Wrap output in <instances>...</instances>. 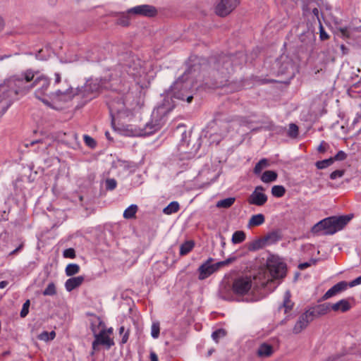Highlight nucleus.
Segmentation results:
<instances>
[{
	"mask_svg": "<svg viewBox=\"0 0 361 361\" xmlns=\"http://www.w3.org/2000/svg\"><path fill=\"white\" fill-rule=\"evenodd\" d=\"M112 90L106 96L111 123L114 125L116 120L128 117L131 114L130 109L127 106L126 101L127 96Z\"/></svg>",
	"mask_w": 361,
	"mask_h": 361,
	"instance_id": "nucleus-4",
	"label": "nucleus"
},
{
	"mask_svg": "<svg viewBox=\"0 0 361 361\" xmlns=\"http://www.w3.org/2000/svg\"><path fill=\"white\" fill-rule=\"evenodd\" d=\"M348 286V283L345 281L337 283L325 293V294L322 296V300H326L329 299L330 298L346 290Z\"/></svg>",
	"mask_w": 361,
	"mask_h": 361,
	"instance_id": "nucleus-17",
	"label": "nucleus"
},
{
	"mask_svg": "<svg viewBox=\"0 0 361 361\" xmlns=\"http://www.w3.org/2000/svg\"><path fill=\"white\" fill-rule=\"evenodd\" d=\"M117 23L122 26H128L129 25V19L127 16H123L118 19Z\"/></svg>",
	"mask_w": 361,
	"mask_h": 361,
	"instance_id": "nucleus-55",
	"label": "nucleus"
},
{
	"mask_svg": "<svg viewBox=\"0 0 361 361\" xmlns=\"http://www.w3.org/2000/svg\"><path fill=\"white\" fill-rule=\"evenodd\" d=\"M246 235L243 231H237L233 233L231 241L233 244H238L245 240Z\"/></svg>",
	"mask_w": 361,
	"mask_h": 361,
	"instance_id": "nucleus-34",
	"label": "nucleus"
},
{
	"mask_svg": "<svg viewBox=\"0 0 361 361\" xmlns=\"http://www.w3.org/2000/svg\"><path fill=\"white\" fill-rule=\"evenodd\" d=\"M149 357H150L151 361H159V360H158L157 355V354H156V353H155V352H154V351H151V352H150V356H149Z\"/></svg>",
	"mask_w": 361,
	"mask_h": 361,
	"instance_id": "nucleus-64",
	"label": "nucleus"
},
{
	"mask_svg": "<svg viewBox=\"0 0 361 361\" xmlns=\"http://www.w3.org/2000/svg\"><path fill=\"white\" fill-rule=\"evenodd\" d=\"M322 0H301L303 14H310L311 8L314 6H320Z\"/></svg>",
	"mask_w": 361,
	"mask_h": 361,
	"instance_id": "nucleus-24",
	"label": "nucleus"
},
{
	"mask_svg": "<svg viewBox=\"0 0 361 361\" xmlns=\"http://www.w3.org/2000/svg\"><path fill=\"white\" fill-rule=\"evenodd\" d=\"M278 175L276 172L274 171H266L262 173L261 180L264 183H269L275 181Z\"/></svg>",
	"mask_w": 361,
	"mask_h": 361,
	"instance_id": "nucleus-30",
	"label": "nucleus"
},
{
	"mask_svg": "<svg viewBox=\"0 0 361 361\" xmlns=\"http://www.w3.org/2000/svg\"><path fill=\"white\" fill-rule=\"evenodd\" d=\"M319 6H314L311 8L310 13H312L313 15V19H316L319 21L320 23V19H319Z\"/></svg>",
	"mask_w": 361,
	"mask_h": 361,
	"instance_id": "nucleus-56",
	"label": "nucleus"
},
{
	"mask_svg": "<svg viewBox=\"0 0 361 361\" xmlns=\"http://www.w3.org/2000/svg\"><path fill=\"white\" fill-rule=\"evenodd\" d=\"M226 335V331L225 329H219L212 333V337L213 340L217 343L220 338H223Z\"/></svg>",
	"mask_w": 361,
	"mask_h": 361,
	"instance_id": "nucleus-44",
	"label": "nucleus"
},
{
	"mask_svg": "<svg viewBox=\"0 0 361 361\" xmlns=\"http://www.w3.org/2000/svg\"><path fill=\"white\" fill-rule=\"evenodd\" d=\"M84 141L85 144L91 148H94L96 146L95 140L87 135H84Z\"/></svg>",
	"mask_w": 361,
	"mask_h": 361,
	"instance_id": "nucleus-51",
	"label": "nucleus"
},
{
	"mask_svg": "<svg viewBox=\"0 0 361 361\" xmlns=\"http://www.w3.org/2000/svg\"><path fill=\"white\" fill-rule=\"evenodd\" d=\"M265 221L264 215L262 214H255L251 216L249 220V226H259L263 224Z\"/></svg>",
	"mask_w": 361,
	"mask_h": 361,
	"instance_id": "nucleus-29",
	"label": "nucleus"
},
{
	"mask_svg": "<svg viewBox=\"0 0 361 361\" xmlns=\"http://www.w3.org/2000/svg\"><path fill=\"white\" fill-rule=\"evenodd\" d=\"M44 295L53 296L56 294V286L54 283H50L43 291Z\"/></svg>",
	"mask_w": 361,
	"mask_h": 361,
	"instance_id": "nucleus-42",
	"label": "nucleus"
},
{
	"mask_svg": "<svg viewBox=\"0 0 361 361\" xmlns=\"http://www.w3.org/2000/svg\"><path fill=\"white\" fill-rule=\"evenodd\" d=\"M117 182L114 178H107L105 180V187L107 190H113L116 188Z\"/></svg>",
	"mask_w": 361,
	"mask_h": 361,
	"instance_id": "nucleus-46",
	"label": "nucleus"
},
{
	"mask_svg": "<svg viewBox=\"0 0 361 361\" xmlns=\"http://www.w3.org/2000/svg\"><path fill=\"white\" fill-rule=\"evenodd\" d=\"M288 137L291 138H296L298 136V127L295 123H290L287 132Z\"/></svg>",
	"mask_w": 361,
	"mask_h": 361,
	"instance_id": "nucleus-41",
	"label": "nucleus"
},
{
	"mask_svg": "<svg viewBox=\"0 0 361 361\" xmlns=\"http://www.w3.org/2000/svg\"><path fill=\"white\" fill-rule=\"evenodd\" d=\"M213 261L214 259L209 257L207 261H205L202 265L200 266L197 270L199 272L198 279L200 280H204L207 279L219 269V267H216V263L212 264Z\"/></svg>",
	"mask_w": 361,
	"mask_h": 361,
	"instance_id": "nucleus-15",
	"label": "nucleus"
},
{
	"mask_svg": "<svg viewBox=\"0 0 361 361\" xmlns=\"http://www.w3.org/2000/svg\"><path fill=\"white\" fill-rule=\"evenodd\" d=\"M80 266L77 264H69L67 265L65 269L66 276H71L80 271Z\"/></svg>",
	"mask_w": 361,
	"mask_h": 361,
	"instance_id": "nucleus-36",
	"label": "nucleus"
},
{
	"mask_svg": "<svg viewBox=\"0 0 361 361\" xmlns=\"http://www.w3.org/2000/svg\"><path fill=\"white\" fill-rule=\"evenodd\" d=\"M193 247L194 243L192 241L185 242L180 247V255L181 256L187 255L192 250Z\"/></svg>",
	"mask_w": 361,
	"mask_h": 361,
	"instance_id": "nucleus-35",
	"label": "nucleus"
},
{
	"mask_svg": "<svg viewBox=\"0 0 361 361\" xmlns=\"http://www.w3.org/2000/svg\"><path fill=\"white\" fill-rule=\"evenodd\" d=\"M49 86L50 80L49 78L43 75H35L32 82V89L35 88V95L36 98L41 100L46 105L52 106L51 103L66 102L71 99L72 87L49 91Z\"/></svg>",
	"mask_w": 361,
	"mask_h": 361,
	"instance_id": "nucleus-3",
	"label": "nucleus"
},
{
	"mask_svg": "<svg viewBox=\"0 0 361 361\" xmlns=\"http://www.w3.org/2000/svg\"><path fill=\"white\" fill-rule=\"evenodd\" d=\"M238 4V0H221L215 7V12L219 16L225 17L230 14Z\"/></svg>",
	"mask_w": 361,
	"mask_h": 361,
	"instance_id": "nucleus-13",
	"label": "nucleus"
},
{
	"mask_svg": "<svg viewBox=\"0 0 361 361\" xmlns=\"http://www.w3.org/2000/svg\"><path fill=\"white\" fill-rule=\"evenodd\" d=\"M235 259H236L235 257H229V258L226 259V260L216 262V267H218L219 269H220L222 267L228 265L229 264L232 263L233 262H234L235 260Z\"/></svg>",
	"mask_w": 361,
	"mask_h": 361,
	"instance_id": "nucleus-50",
	"label": "nucleus"
},
{
	"mask_svg": "<svg viewBox=\"0 0 361 361\" xmlns=\"http://www.w3.org/2000/svg\"><path fill=\"white\" fill-rule=\"evenodd\" d=\"M158 11L156 7L149 4H142L128 10V14L152 18L157 16Z\"/></svg>",
	"mask_w": 361,
	"mask_h": 361,
	"instance_id": "nucleus-12",
	"label": "nucleus"
},
{
	"mask_svg": "<svg viewBox=\"0 0 361 361\" xmlns=\"http://www.w3.org/2000/svg\"><path fill=\"white\" fill-rule=\"evenodd\" d=\"M263 239L266 245H272L279 241L281 239V235L279 231H274L266 235Z\"/></svg>",
	"mask_w": 361,
	"mask_h": 361,
	"instance_id": "nucleus-28",
	"label": "nucleus"
},
{
	"mask_svg": "<svg viewBox=\"0 0 361 361\" xmlns=\"http://www.w3.org/2000/svg\"><path fill=\"white\" fill-rule=\"evenodd\" d=\"M129 338V330H126L122 336L121 344L127 343Z\"/></svg>",
	"mask_w": 361,
	"mask_h": 361,
	"instance_id": "nucleus-59",
	"label": "nucleus"
},
{
	"mask_svg": "<svg viewBox=\"0 0 361 361\" xmlns=\"http://www.w3.org/2000/svg\"><path fill=\"white\" fill-rule=\"evenodd\" d=\"M270 272L274 277H283L286 275V267L283 263L269 264Z\"/></svg>",
	"mask_w": 361,
	"mask_h": 361,
	"instance_id": "nucleus-21",
	"label": "nucleus"
},
{
	"mask_svg": "<svg viewBox=\"0 0 361 361\" xmlns=\"http://www.w3.org/2000/svg\"><path fill=\"white\" fill-rule=\"evenodd\" d=\"M215 68L222 79L221 82H223V80L227 81L229 75L233 72V56H220L215 63Z\"/></svg>",
	"mask_w": 361,
	"mask_h": 361,
	"instance_id": "nucleus-9",
	"label": "nucleus"
},
{
	"mask_svg": "<svg viewBox=\"0 0 361 361\" xmlns=\"http://www.w3.org/2000/svg\"><path fill=\"white\" fill-rule=\"evenodd\" d=\"M290 292L289 290H286L284 294L283 301L279 307V311L283 308L285 313H287L293 308V302L290 300Z\"/></svg>",
	"mask_w": 361,
	"mask_h": 361,
	"instance_id": "nucleus-26",
	"label": "nucleus"
},
{
	"mask_svg": "<svg viewBox=\"0 0 361 361\" xmlns=\"http://www.w3.org/2000/svg\"><path fill=\"white\" fill-rule=\"evenodd\" d=\"M319 25H320V26H319V37H320L321 40H326V39H329V36L325 32L321 23H319Z\"/></svg>",
	"mask_w": 361,
	"mask_h": 361,
	"instance_id": "nucleus-54",
	"label": "nucleus"
},
{
	"mask_svg": "<svg viewBox=\"0 0 361 361\" xmlns=\"http://www.w3.org/2000/svg\"><path fill=\"white\" fill-rule=\"evenodd\" d=\"M180 209V205L178 202L173 201L169 203L164 209L163 212L166 214H172L176 213Z\"/></svg>",
	"mask_w": 361,
	"mask_h": 361,
	"instance_id": "nucleus-31",
	"label": "nucleus"
},
{
	"mask_svg": "<svg viewBox=\"0 0 361 361\" xmlns=\"http://www.w3.org/2000/svg\"><path fill=\"white\" fill-rule=\"evenodd\" d=\"M273 353L274 350L272 345L267 343H262L257 350V355L262 357H270Z\"/></svg>",
	"mask_w": 361,
	"mask_h": 361,
	"instance_id": "nucleus-25",
	"label": "nucleus"
},
{
	"mask_svg": "<svg viewBox=\"0 0 361 361\" xmlns=\"http://www.w3.org/2000/svg\"><path fill=\"white\" fill-rule=\"evenodd\" d=\"M334 164V161L331 157L324 160L318 161L315 163V166L318 169H324Z\"/></svg>",
	"mask_w": 361,
	"mask_h": 361,
	"instance_id": "nucleus-40",
	"label": "nucleus"
},
{
	"mask_svg": "<svg viewBox=\"0 0 361 361\" xmlns=\"http://www.w3.org/2000/svg\"><path fill=\"white\" fill-rule=\"evenodd\" d=\"M344 170H336L330 174L329 177L331 180H335L337 178H341L344 175Z\"/></svg>",
	"mask_w": 361,
	"mask_h": 361,
	"instance_id": "nucleus-52",
	"label": "nucleus"
},
{
	"mask_svg": "<svg viewBox=\"0 0 361 361\" xmlns=\"http://www.w3.org/2000/svg\"><path fill=\"white\" fill-rule=\"evenodd\" d=\"M55 336H56V333L54 331H51V332L43 331L39 335V338L41 340L47 341L53 340L55 338Z\"/></svg>",
	"mask_w": 361,
	"mask_h": 361,
	"instance_id": "nucleus-45",
	"label": "nucleus"
},
{
	"mask_svg": "<svg viewBox=\"0 0 361 361\" xmlns=\"http://www.w3.org/2000/svg\"><path fill=\"white\" fill-rule=\"evenodd\" d=\"M252 287V280L249 277H238L232 283V291L238 295L247 294Z\"/></svg>",
	"mask_w": 361,
	"mask_h": 361,
	"instance_id": "nucleus-11",
	"label": "nucleus"
},
{
	"mask_svg": "<svg viewBox=\"0 0 361 361\" xmlns=\"http://www.w3.org/2000/svg\"><path fill=\"white\" fill-rule=\"evenodd\" d=\"M247 248L250 252H255L264 248L266 246L263 238H257L246 244Z\"/></svg>",
	"mask_w": 361,
	"mask_h": 361,
	"instance_id": "nucleus-27",
	"label": "nucleus"
},
{
	"mask_svg": "<svg viewBox=\"0 0 361 361\" xmlns=\"http://www.w3.org/2000/svg\"><path fill=\"white\" fill-rule=\"evenodd\" d=\"M83 276H78L68 279L65 283V288L67 291L71 292L75 288L79 287L84 281Z\"/></svg>",
	"mask_w": 361,
	"mask_h": 361,
	"instance_id": "nucleus-22",
	"label": "nucleus"
},
{
	"mask_svg": "<svg viewBox=\"0 0 361 361\" xmlns=\"http://www.w3.org/2000/svg\"><path fill=\"white\" fill-rule=\"evenodd\" d=\"M54 76H55V80H54V87H55L61 81V74L60 73H56L54 74Z\"/></svg>",
	"mask_w": 361,
	"mask_h": 361,
	"instance_id": "nucleus-60",
	"label": "nucleus"
},
{
	"mask_svg": "<svg viewBox=\"0 0 361 361\" xmlns=\"http://www.w3.org/2000/svg\"><path fill=\"white\" fill-rule=\"evenodd\" d=\"M137 211V206L136 204H131L123 212V217L129 219L135 217Z\"/></svg>",
	"mask_w": 361,
	"mask_h": 361,
	"instance_id": "nucleus-37",
	"label": "nucleus"
},
{
	"mask_svg": "<svg viewBox=\"0 0 361 361\" xmlns=\"http://www.w3.org/2000/svg\"><path fill=\"white\" fill-rule=\"evenodd\" d=\"M331 310V303L325 302L323 304L317 305L312 309L307 311L308 312L311 313V316L314 319V317H320L327 314Z\"/></svg>",
	"mask_w": 361,
	"mask_h": 361,
	"instance_id": "nucleus-20",
	"label": "nucleus"
},
{
	"mask_svg": "<svg viewBox=\"0 0 361 361\" xmlns=\"http://www.w3.org/2000/svg\"><path fill=\"white\" fill-rule=\"evenodd\" d=\"M92 330L94 334V341L92 342V348L94 350H97V347L99 345H106L107 349H109L114 345L113 339L106 334L104 329L102 330L99 334H96L94 327L93 326Z\"/></svg>",
	"mask_w": 361,
	"mask_h": 361,
	"instance_id": "nucleus-14",
	"label": "nucleus"
},
{
	"mask_svg": "<svg viewBox=\"0 0 361 361\" xmlns=\"http://www.w3.org/2000/svg\"><path fill=\"white\" fill-rule=\"evenodd\" d=\"M45 51L43 49H39L36 54L35 57L38 60H47L49 54L47 53H44Z\"/></svg>",
	"mask_w": 361,
	"mask_h": 361,
	"instance_id": "nucleus-53",
	"label": "nucleus"
},
{
	"mask_svg": "<svg viewBox=\"0 0 361 361\" xmlns=\"http://www.w3.org/2000/svg\"><path fill=\"white\" fill-rule=\"evenodd\" d=\"M123 68L128 75L136 78L145 73L142 61L135 56H131L128 61L124 64Z\"/></svg>",
	"mask_w": 361,
	"mask_h": 361,
	"instance_id": "nucleus-10",
	"label": "nucleus"
},
{
	"mask_svg": "<svg viewBox=\"0 0 361 361\" xmlns=\"http://www.w3.org/2000/svg\"><path fill=\"white\" fill-rule=\"evenodd\" d=\"M269 166V161L267 159L263 158L259 160L255 165L253 172L256 175H259L262 170Z\"/></svg>",
	"mask_w": 361,
	"mask_h": 361,
	"instance_id": "nucleus-32",
	"label": "nucleus"
},
{
	"mask_svg": "<svg viewBox=\"0 0 361 361\" xmlns=\"http://www.w3.org/2000/svg\"><path fill=\"white\" fill-rule=\"evenodd\" d=\"M35 73L28 69L20 75L11 77L0 85V116L11 105L18 95H24L32 89Z\"/></svg>",
	"mask_w": 361,
	"mask_h": 361,
	"instance_id": "nucleus-1",
	"label": "nucleus"
},
{
	"mask_svg": "<svg viewBox=\"0 0 361 361\" xmlns=\"http://www.w3.org/2000/svg\"><path fill=\"white\" fill-rule=\"evenodd\" d=\"M353 215L329 216L317 223L312 228L313 233L332 235L342 230L351 220Z\"/></svg>",
	"mask_w": 361,
	"mask_h": 361,
	"instance_id": "nucleus-5",
	"label": "nucleus"
},
{
	"mask_svg": "<svg viewBox=\"0 0 361 361\" xmlns=\"http://www.w3.org/2000/svg\"><path fill=\"white\" fill-rule=\"evenodd\" d=\"M331 158L334 162L336 161H343L347 158V154L345 152L340 150L334 157H331Z\"/></svg>",
	"mask_w": 361,
	"mask_h": 361,
	"instance_id": "nucleus-48",
	"label": "nucleus"
},
{
	"mask_svg": "<svg viewBox=\"0 0 361 361\" xmlns=\"http://www.w3.org/2000/svg\"><path fill=\"white\" fill-rule=\"evenodd\" d=\"M286 193V189L283 185H274L271 188V194L276 197H281Z\"/></svg>",
	"mask_w": 361,
	"mask_h": 361,
	"instance_id": "nucleus-39",
	"label": "nucleus"
},
{
	"mask_svg": "<svg viewBox=\"0 0 361 361\" xmlns=\"http://www.w3.org/2000/svg\"><path fill=\"white\" fill-rule=\"evenodd\" d=\"M63 255L65 258L74 259L75 257V251L73 248H68L63 251Z\"/></svg>",
	"mask_w": 361,
	"mask_h": 361,
	"instance_id": "nucleus-49",
	"label": "nucleus"
},
{
	"mask_svg": "<svg viewBox=\"0 0 361 361\" xmlns=\"http://www.w3.org/2000/svg\"><path fill=\"white\" fill-rule=\"evenodd\" d=\"M340 48L343 55H346L349 53V49L345 45L341 44Z\"/></svg>",
	"mask_w": 361,
	"mask_h": 361,
	"instance_id": "nucleus-61",
	"label": "nucleus"
},
{
	"mask_svg": "<svg viewBox=\"0 0 361 361\" xmlns=\"http://www.w3.org/2000/svg\"><path fill=\"white\" fill-rule=\"evenodd\" d=\"M310 267V264L308 262L300 263L298 265V269L300 270H304Z\"/></svg>",
	"mask_w": 361,
	"mask_h": 361,
	"instance_id": "nucleus-62",
	"label": "nucleus"
},
{
	"mask_svg": "<svg viewBox=\"0 0 361 361\" xmlns=\"http://www.w3.org/2000/svg\"><path fill=\"white\" fill-rule=\"evenodd\" d=\"M350 308L351 305L346 299H342L334 304L331 303V309L334 312L341 311L342 312H346L350 310Z\"/></svg>",
	"mask_w": 361,
	"mask_h": 361,
	"instance_id": "nucleus-23",
	"label": "nucleus"
},
{
	"mask_svg": "<svg viewBox=\"0 0 361 361\" xmlns=\"http://www.w3.org/2000/svg\"><path fill=\"white\" fill-rule=\"evenodd\" d=\"M314 35L312 32H307L302 33L299 39L301 42L304 43L305 45L312 44V39H313Z\"/></svg>",
	"mask_w": 361,
	"mask_h": 361,
	"instance_id": "nucleus-38",
	"label": "nucleus"
},
{
	"mask_svg": "<svg viewBox=\"0 0 361 361\" xmlns=\"http://www.w3.org/2000/svg\"><path fill=\"white\" fill-rule=\"evenodd\" d=\"M329 147V145L325 141H322L317 147V150L319 152L324 153L327 150Z\"/></svg>",
	"mask_w": 361,
	"mask_h": 361,
	"instance_id": "nucleus-57",
	"label": "nucleus"
},
{
	"mask_svg": "<svg viewBox=\"0 0 361 361\" xmlns=\"http://www.w3.org/2000/svg\"><path fill=\"white\" fill-rule=\"evenodd\" d=\"M102 88L111 89V85L106 82V80H90L81 88L77 89L75 93H73V90L72 89L71 98L74 95H80L87 102L96 97Z\"/></svg>",
	"mask_w": 361,
	"mask_h": 361,
	"instance_id": "nucleus-6",
	"label": "nucleus"
},
{
	"mask_svg": "<svg viewBox=\"0 0 361 361\" xmlns=\"http://www.w3.org/2000/svg\"><path fill=\"white\" fill-rule=\"evenodd\" d=\"M313 320L312 317L311 316V313L306 311L305 313L302 314L297 322L295 323L293 332L295 334H298L300 333L303 329H305L310 322Z\"/></svg>",
	"mask_w": 361,
	"mask_h": 361,
	"instance_id": "nucleus-16",
	"label": "nucleus"
},
{
	"mask_svg": "<svg viewBox=\"0 0 361 361\" xmlns=\"http://www.w3.org/2000/svg\"><path fill=\"white\" fill-rule=\"evenodd\" d=\"M30 305V300H27L23 305V307H22V310L20 313V315L22 318H24L27 315V314L29 312Z\"/></svg>",
	"mask_w": 361,
	"mask_h": 361,
	"instance_id": "nucleus-47",
	"label": "nucleus"
},
{
	"mask_svg": "<svg viewBox=\"0 0 361 361\" xmlns=\"http://www.w3.org/2000/svg\"><path fill=\"white\" fill-rule=\"evenodd\" d=\"M186 65V70L170 87L167 95L190 103L193 99L191 94L192 79L200 73L202 65L196 56H190Z\"/></svg>",
	"mask_w": 361,
	"mask_h": 361,
	"instance_id": "nucleus-2",
	"label": "nucleus"
},
{
	"mask_svg": "<svg viewBox=\"0 0 361 361\" xmlns=\"http://www.w3.org/2000/svg\"><path fill=\"white\" fill-rule=\"evenodd\" d=\"M23 247V245L20 244L18 247H16L15 250L11 251L9 253V255L11 256V255H14L17 254L19 251H20L22 250Z\"/></svg>",
	"mask_w": 361,
	"mask_h": 361,
	"instance_id": "nucleus-63",
	"label": "nucleus"
},
{
	"mask_svg": "<svg viewBox=\"0 0 361 361\" xmlns=\"http://www.w3.org/2000/svg\"><path fill=\"white\" fill-rule=\"evenodd\" d=\"M283 58L281 59L280 61L278 62V65L280 64L278 70V75H287L289 78H292L294 75L293 65L290 60L286 59L281 61Z\"/></svg>",
	"mask_w": 361,
	"mask_h": 361,
	"instance_id": "nucleus-18",
	"label": "nucleus"
},
{
	"mask_svg": "<svg viewBox=\"0 0 361 361\" xmlns=\"http://www.w3.org/2000/svg\"><path fill=\"white\" fill-rule=\"evenodd\" d=\"M235 200V199L234 197H228L221 200L217 202L216 207L219 208L228 209L233 204Z\"/></svg>",
	"mask_w": 361,
	"mask_h": 361,
	"instance_id": "nucleus-33",
	"label": "nucleus"
},
{
	"mask_svg": "<svg viewBox=\"0 0 361 361\" xmlns=\"http://www.w3.org/2000/svg\"><path fill=\"white\" fill-rule=\"evenodd\" d=\"M166 118L164 115H159V110L157 112L153 111L152 114V119L149 122H147L143 128L133 129L130 130L127 126L128 135L130 136H149L157 131L159 130L165 124Z\"/></svg>",
	"mask_w": 361,
	"mask_h": 361,
	"instance_id": "nucleus-8",
	"label": "nucleus"
},
{
	"mask_svg": "<svg viewBox=\"0 0 361 361\" xmlns=\"http://www.w3.org/2000/svg\"><path fill=\"white\" fill-rule=\"evenodd\" d=\"M160 326L158 322H153L151 327V336L153 338H157L159 336Z\"/></svg>",
	"mask_w": 361,
	"mask_h": 361,
	"instance_id": "nucleus-43",
	"label": "nucleus"
},
{
	"mask_svg": "<svg viewBox=\"0 0 361 361\" xmlns=\"http://www.w3.org/2000/svg\"><path fill=\"white\" fill-rule=\"evenodd\" d=\"M222 116L221 114H216L214 120L203 130V133H205L204 136L207 137V134H209V137L212 139V142L216 144H219L229 130V123L228 121H224Z\"/></svg>",
	"mask_w": 361,
	"mask_h": 361,
	"instance_id": "nucleus-7",
	"label": "nucleus"
},
{
	"mask_svg": "<svg viewBox=\"0 0 361 361\" xmlns=\"http://www.w3.org/2000/svg\"><path fill=\"white\" fill-rule=\"evenodd\" d=\"M359 284H361V276H358L357 278H356L354 280H353L352 281H350L348 283V286L350 287H353V286H355Z\"/></svg>",
	"mask_w": 361,
	"mask_h": 361,
	"instance_id": "nucleus-58",
	"label": "nucleus"
},
{
	"mask_svg": "<svg viewBox=\"0 0 361 361\" xmlns=\"http://www.w3.org/2000/svg\"><path fill=\"white\" fill-rule=\"evenodd\" d=\"M267 200L268 197L266 194L258 191H253L249 196L247 202L250 204L262 206L267 202Z\"/></svg>",
	"mask_w": 361,
	"mask_h": 361,
	"instance_id": "nucleus-19",
	"label": "nucleus"
}]
</instances>
